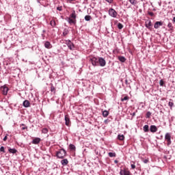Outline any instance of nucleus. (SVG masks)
I'll return each instance as SVG.
<instances>
[{
	"instance_id": "f257e3e1",
	"label": "nucleus",
	"mask_w": 175,
	"mask_h": 175,
	"mask_svg": "<svg viewBox=\"0 0 175 175\" xmlns=\"http://www.w3.org/2000/svg\"><path fill=\"white\" fill-rule=\"evenodd\" d=\"M57 157L60 159H64V157H66V150L64 149H60L59 151L57 152Z\"/></svg>"
},
{
	"instance_id": "f03ea898",
	"label": "nucleus",
	"mask_w": 175,
	"mask_h": 175,
	"mask_svg": "<svg viewBox=\"0 0 175 175\" xmlns=\"http://www.w3.org/2000/svg\"><path fill=\"white\" fill-rule=\"evenodd\" d=\"M165 140L167 142V146H170V144H172V135H170V133H165Z\"/></svg>"
},
{
	"instance_id": "7ed1b4c3",
	"label": "nucleus",
	"mask_w": 175,
	"mask_h": 175,
	"mask_svg": "<svg viewBox=\"0 0 175 175\" xmlns=\"http://www.w3.org/2000/svg\"><path fill=\"white\" fill-rule=\"evenodd\" d=\"M66 44H67L70 50H75V44H73V42H72V41H70V40H66Z\"/></svg>"
},
{
	"instance_id": "20e7f679",
	"label": "nucleus",
	"mask_w": 175,
	"mask_h": 175,
	"mask_svg": "<svg viewBox=\"0 0 175 175\" xmlns=\"http://www.w3.org/2000/svg\"><path fill=\"white\" fill-rule=\"evenodd\" d=\"M109 16H111V17H113V18L117 17V12L115 11V10L113 8H110L109 10Z\"/></svg>"
},
{
	"instance_id": "39448f33",
	"label": "nucleus",
	"mask_w": 175,
	"mask_h": 175,
	"mask_svg": "<svg viewBox=\"0 0 175 175\" xmlns=\"http://www.w3.org/2000/svg\"><path fill=\"white\" fill-rule=\"evenodd\" d=\"M98 64H99L101 67L106 66V60H105L103 57H98Z\"/></svg>"
},
{
	"instance_id": "423d86ee",
	"label": "nucleus",
	"mask_w": 175,
	"mask_h": 175,
	"mask_svg": "<svg viewBox=\"0 0 175 175\" xmlns=\"http://www.w3.org/2000/svg\"><path fill=\"white\" fill-rule=\"evenodd\" d=\"M98 59L96 57L91 58L90 62L92 65H93V66H98Z\"/></svg>"
},
{
	"instance_id": "0eeeda50",
	"label": "nucleus",
	"mask_w": 175,
	"mask_h": 175,
	"mask_svg": "<svg viewBox=\"0 0 175 175\" xmlns=\"http://www.w3.org/2000/svg\"><path fill=\"white\" fill-rule=\"evenodd\" d=\"M162 25H163V22L157 21V22H155V23L154 25V28L155 29H158V28H159V27H162Z\"/></svg>"
},
{
	"instance_id": "6e6552de",
	"label": "nucleus",
	"mask_w": 175,
	"mask_h": 175,
	"mask_svg": "<svg viewBox=\"0 0 175 175\" xmlns=\"http://www.w3.org/2000/svg\"><path fill=\"white\" fill-rule=\"evenodd\" d=\"M145 26L148 29H151L152 28V23H151V21L148 20L145 22Z\"/></svg>"
},
{
	"instance_id": "1a4fd4ad",
	"label": "nucleus",
	"mask_w": 175,
	"mask_h": 175,
	"mask_svg": "<svg viewBox=\"0 0 175 175\" xmlns=\"http://www.w3.org/2000/svg\"><path fill=\"white\" fill-rule=\"evenodd\" d=\"M120 175H132V174H131V172L126 170H121L120 172Z\"/></svg>"
},
{
	"instance_id": "9d476101",
	"label": "nucleus",
	"mask_w": 175,
	"mask_h": 175,
	"mask_svg": "<svg viewBox=\"0 0 175 175\" xmlns=\"http://www.w3.org/2000/svg\"><path fill=\"white\" fill-rule=\"evenodd\" d=\"M1 91H2L3 95H8V92L9 91V88H8L6 86H3V87H1Z\"/></svg>"
},
{
	"instance_id": "9b49d317",
	"label": "nucleus",
	"mask_w": 175,
	"mask_h": 175,
	"mask_svg": "<svg viewBox=\"0 0 175 175\" xmlns=\"http://www.w3.org/2000/svg\"><path fill=\"white\" fill-rule=\"evenodd\" d=\"M150 131L152 132V133H155V132L158 131V128L155 125H151L150 127Z\"/></svg>"
},
{
	"instance_id": "f8f14e48",
	"label": "nucleus",
	"mask_w": 175,
	"mask_h": 175,
	"mask_svg": "<svg viewBox=\"0 0 175 175\" xmlns=\"http://www.w3.org/2000/svg\"><path fill=\"white\" fill-rule=\"evenodd\" d=\"M44 46L45 47V49H51L53 47V45H51V43H50V42L49 41H46L44 42Z\"/></svg>"
},
{
	"instance_id": "ddd939ff",
	"label": "nucleus",
	"mask_w": 175,
	"mask_h": 175,
	"mask_svg": "<svg viewBox=\"0 0 175 175\" xmlns=\"http://www.w3.org/2000/svg\"><path fill=\"white\" fill-rule=\"evenodd\" d=\"M64 120H65V124L67 126H69V124L70 122V119H69V117L68 116V115H66L65 116V118H64Z\"/></svg>"
},
{
	"instance_id": "4468645a",
	"label": "nucleus",
	"mask_w": 175,
	"mask_h": 175,
	"mask_svg": "<svg viewBox=\"0 0 175 175\" xmlns=\"http://www.w3.org/2000/svg\"><path fill=\"white\" fill-rule=\"evenodd\" d=\"M40 138L36 137L34 139H33L32 144H39L40 143Z\"/></svg>"
},
{
	"instance_id": "2eb2a0df",
	"label": "nucleus",
	"mask_w": 175,
	"mask_h": 175,
	"mask_svg": "<svg viewBox=\"0 0 175 175\" xmlns=\"http://www.w3.org/2000/svg\"><path fill=\"white\" fill-rule=\"evenodd\" d=\"M61 163L63 166H66V165L69 163V161H68V159H64L61 161Z\"/></svg>"
},
{
	"instance_id": "dca6fc26",
	"label": "nucleus",
	"mask_w": 175,
	"mask_h": 175,
	"mask_svg": "<svg viewBox=\"0 0 175 175\" xmlns=\"http://www.w3.org/2000/svg\"><path fill=\"white\" fill-rule=\"evenodd\" d=\"M67 21L69 24H76V20H73L71 18H67Z\"/></svg>"
},
{
	"instance_id": "f3484780",
	"label": "nucleus",
	"mask_w": 175,
	"mask_h": 175,
	"mask_svg": "<svg viewBox=\"0 0 175 175\" xmlns=\"http://www.w3.org/2000/svg\"><path fill=\"white\" fill-rule=\"evenodd\" d=\"M76 11H72V14L70 15V18H73V20H76Z\"/></svg>"
},
{
	"instance_id": "a211bd4d",
	"label": "nucleus",
	"mask_w": 175,
	"mask_h": 175,
	"mask_svg": "<svg viewBox=\"0 0 175 175\" xmlns=\"http://www.w3.org/2000/svg\"><path fill=\"white\" fill-rule=\"evenodd\" d=\"M118 59L120 62H125V61H126V58L124 56H118Z\"/></svg>"
},
{
	"instance_id": "6ab92c4d",
	"label": "nucleus",
	"mask_w": 175,
	"mask_h": 175,
	"mask_svg": "<svg viewBox=\"0 0 175 175\" xmlns=\"http://www.w3.org/2000/svg\"><path fill=\"white\" fill-rule=\"evenodd\" d=\"M29 101H28L27 100H25L24 102H23V106L24 107H29Z\"/></svg>"
},
{
	"instance_id": "aec40b11",
	"label": "nucleus",
	"mask_w": 175,
	"mask_h": 175,
	"mask_svg": "<svg viewBox=\"0 0 175 175\" xmlns=\"http://www.w3.org/2000/svg\"><path fill=\"white\" fill-rule=\"evenodd\" d=\"M168 106H170V109L174 106V103H173V100L170 99L168 103Z\"/></svg>"
},
{
	"instance_id": "412c9836",
	"label": "nucleus",
	"mask_w": 175,
	"mask_h": 175,
	"mask_svg": "<svg viewBox=\"0 0 175 175\" xmlns=\"http://www.w3.org/2000/svg\"><path fill=\"white\" fill-rule=\"evenodd\" d=\"M50 85H51V92H53L54 94H55V88L54 87V85H53V83H51Z\"/></svg>"
},
{
	"instance_id": "4be33fe9",
	"label": "nucleus",
	"mask_w": 175,
	"mask_h": 175,
	"mask_svg": "<svg viewBox=\"0 0 175 175\" xmlns=\"http://www.w3.org/2000/svg\"><path fill=\"white\" fill-rule=\"evenodd\" d=\"M148 129H149L148 125H147V124L144 125L143 127L144 132H145V133L148 132V131H149Z\"/></svg>"
},
{
	"instance_id": "5701e85b",
	"label": "nucleus",
	"mask_w": 175,
	"mask_h": 175,
	"mask_svg": "<svg viewBox=\"0 0 175 175\" xmlns=\"http://www.w3.org/2000/svg\"><path fill=\"white\" fill-rule=\"evenodd\" d=\"M8 151L11 154H16V152H17V150H16L15 148H10Z\"/></svg>"
},
{
	"instance_id": "b1692460",
	"label": "nucleus",
	"mask_w": 175,
	"mask_h": 175,
	"mask_svg": "<svg viewBox=\"0 0 175 175\" xmlns=\"http://www.w3.org/2000/svg\"><path fill=\"white\" fill-rule=\"evenodd\" d=\"M107 116H109V111H108L105 110V111H103V117L106 118V117H107Z\"/></svg>"
},
{
	"instance_id": "393cba45",
	"label": "nucleus",
	"mask_w": 175,
	"mask_h": 175,
	"mask_svg": "<svg viewBox=\"0 0 175 175\" xmlns=\"http://www.w3.org/2000/svg\"><path fill=\"white\" fill-rule=\"evenodd\" d=\"M109 157H110V158H114L116 157V152H109L108 153Z\"/></svg>"
},
{
	"instance_id": "a878e982",
	"label": "nucleus",
	"mask_w": 175,
	"mask_h": 175,
	"mask_svg": "<svg viewBox=\"0 0 175 175\" xmlns=\"http://www.w3.org/2000/svg\"><path fill=\"white\" fill-rule=\"evenodd\" d=\"M130 3L131 5H133L134 6L137 4V1L136 0H129Z\"/></svg>"
},
{
	"instance_id": "bb28decb",
	"label": "nucleus",
	"mask_w": 175,
	"mask_h": 175,
	"mask_svg": "<svg viewBox=\"0 0 175 175\" xmlns=\"http://www.w3.org/2000/svg\"><path fill=\"white\" fill-rule=\"evenodd\" d=\"M118 139L119 140H124L125 139V137L124 136V135H118Z\"/></svg>"
},
{
	"instance_id": "cd10ccee",
	"label": "nucleus",
	"mask_w": 175,
	"mask_h": 175,
	"mask_svg": "<svg viewBox=\"0 0 175 175\" xmlns=\"http://www.w3.org/2000/svg\"><path fill=\"white\" fill-rule=\"evenodd\" d=\"M69 148H70V150H76V146L75 145L70 144L69 145Z\"/></svg>"
},
{
	"instance_id": "c85d7f7f",
	"label": "nucleus",
	"mask_w": 175,
	"mask_h": 175,
	"mask_svg": "<svg viewBox=\"0 0 175 175\" xmlns=\"http://www.w3.org/2000/svg\"><path fill=\"white\" fill-rule=\"evenodd\" d=\"M50 25H51L53 27V28H54V27H55V21H54V20L51 21Z\"/></svg>"
},
{
	"instance_id": "c756f323",
	"label": "nucleus",
	"mask_w": 175,
	"mask_h": 175,
	"mask_svg": "<svg viewBox=\"0 0 175 175\" xmlns=\"http://www.w3.org/2000/svg\"><path fill=\"white\" fill-rule=\"evenodd\" d=\"M68 33H69V31H68L67 29H65L63 31V36H66V35H68Z\"/></svg>"
},
{
	"instance_id": "7c9ffc66",
	"label": "nucleus",
	"mask_w": 175,
	"mask_h": 175,
	"mask_svg": "<svg viewBox=\"0 0 175 175\" xmlns=\"http://www.w3.org/2000/svg\"><path fill=\"white\" fill-rule=\"evenodd\" d=\"M168 28H170V31H173V25L172 24V23H169L167 25Z\"/></svg>"
},
{
	"instance_id": "2f4dec72",
	"label": "nucleus",
	"mask_w": 175,
	"mask_h": 175,
	"mask_svg": "<svg viewBox=\"0 0 175 175\" xmlns=\"http://www.w3.org/2000/svg\"><path fill=\"white\" fill-rule=\"evenodd\" d=\"M131 169H136V165H135V162L133 161L131 162Z\"/></svg>"
},
{
	"instance_id": "473e14b6",
	"label": "nucleus",
	"mask_w": 175,
	"mask_h": 175,
	"mask_svg": "<svg viewBox=\"0 0 175 175\" xmlns=\"http://www.w3.org/2000/svg\"><path fill=\"white\" fill-rule=\"evenodd\" d=\"M85 21H90L91 20V16H90V15H86V16H85Z\"/></svg>"
},
{
	"instance_id": "72a5a7b5",
	"label": "nucleus",
	"mask_w": 175,
	"mask_h": 175,
	"mask_svg": "<svg viewBox=\"0 0 175 175\" xmlns=\"http://www.w3.org/2000/svg\"><path fill=\"white\" fill-rule=\"evenodd\" d=\"M118 29H122V28H124V25H122V24L119 23L118 24Z\"/></svg>"
},
{
	"instance_id": "f704fd0d",
	"label": "nucleus",
	"mask_w": 175,
	"mask_h": 175,
	"mask_svg": "<svg viewBox=\"0 0 175 175\" xmlns=\"http://www.w3.org/2000/svg\"><path fill=\"white\" fill-rule=\"evenodd\" d=\"M129 99V97L127 96H124V98H121V101L124 102V100H128Z\"/></svg>"
},
{
	"instance_id": "c9c22d12",
	"label": "nucleus",
	"mask_w": 175,
	"mask_h": 175,
	"mask_svg": "<svg viewBox=\"0 0 175 175\" xmlns=\"http://www.w3.org/2000/svg\"><path fill=\"white\" fill-rule=\"evenodd\" d=\"M159 84H160L161 87H163V84H165V82L163 81V79L160 80Z\"/></svg>"
},
{
	"instance_id": "e433bc0d",
	"label": "nucleus",
	"mask_w": 175,
	"mask_h": 175,
	"mask_svg": "<svg viewBox=\"0 0 175 175\" xmlns=\"http://www.w3.org/2000/svg\"><path fill=\"white\" fill-rule=\"evenodd\" d=\"M42 132L44 134H46L49 132V130L46 128H44L42 129Z\"/></svg>"
},
{
	"instance_id": "4c0bfd02",
	"label": "nucleus",
	"mask_w": 175,
	"mask_h": 175,
	"mask_svg": "<svg viewBox=\"0 0 175 175\" xmlns=\"http://www.w3.org/2000/svg\"><path fill=\"white\" fill-rule=\"evenodd\" d=\"M150 116H151V112L148 111V112L146 113V117H147V118H150Z\"/></svg>"
},
{
	"instance_id": "58836bf2",
	"label": "nucleus",
	"mask_w": 175,
	"mask_h": 175,
	"mask_svg": "<svg viewBox=\"0 0 175 175\" xmlns=\"http://www.w3.org/2000/svg\"><path fill=\"white\" fill-rule=\"evenodd\" d=\"M0 152H5V147L1 146V148H0Z\"/></svg>"
},
{
	"instance_id": "ea45409f",
	"label": "nucleus",
	"mask_w": 175,
	"mask_h": 175,
	"mask_svg": "<svg viewBox=\"0 0 175 175\" xmlns=\"http://www.w3.org/2000/svg\"><path fill=\"white\" fill-rule=\"evenodd\" d=\"M148 14L149 16H150L151 17L154 16V12H149Z\"/></svg>"
},
{
	"instance_id": "a19ab883",
	"label": "nucleus",
	"mask_w": 175,
	"mask_h": 175,
	"mask_svg": "<svg viewBox=\"0 0 175 175\" xmlns=\"http://www.w3.org/2000/svg\"><path fill=\"white\" fill-rule=\"evenodd\" d=\"M57 10H59V12H61L62 10V6L57 7Z\"/></svg>"
},
{
	"instance_id": "79ce46f5",
	"label": "nucleus",
	"mask_w": 175,
	"mask_h": 175,
	"mask_svg": "<svg viewBox=\"0 0 175 175\" xmlns=\"http://www.w3.org/2000/svg\"><path fill=\"white\" fill-rule=\"evenodd\" d=\"M108 3H113V0H105Z\"/></svg>"
},
{
	"instance_id": "37998d69",
	"label": "nucleus",
	"mask_w": 175,
	"mask_h": 175,
	"mask_svg": "<svg viewBox=\"0 0 175 175\" xmlns=\"http://www.w3.org/2000/svg\"><path fill=\"white\" fill-rule=\"evenodd\" d=\"M143 162L144 163H148V159H144Z\"/></svg>"
},
{
	"instance_id": "c03bdc74",
	"label": "nucleus",
	"mask_w": 175,
	"mask_h": 175,
	"mask_svg": "<svg viewBox=\"0 0 175 175\" xmlns=\"http://www.w3.org/2000/svg\"><path fill=\"white\" fill-rule=\"evenodd\" d=\"M6 140H8V136L5 135L3 138V142H6Z\"/></svg>"
},
{
	"instance_id": "a18cd8bd",
	"label": "nucleus",
	"mask_w": 175,
	"mask_h": 175,
	"mask_svg": "<svg viewBox=\"0 0 175 175\" xmlns=\"http://www.w3.org/2000/svg\"><path fill=\"white\" fill-rule=\"evenodd\" d=\"M75 0H68V1L70 3H72V2L75 1Z\"/></svg>"
},
{
	"instance_id": "49530a36",
	"label": "nucleus",
	"mask_w": 175,
	"mask_h": 175,
	"mask_svg": "<svg viewBox=\"0 0 175 175\" xmlns=\"http://www.w3.org/2000/svg\"><path fill=\"white\" fill-rule=\"evenodd\" d=\"M104 122L105 123V124H107V122H109V120H105V121H104Z\"/></svg>"
},
{
	"instance_id": "de8ad7c7",
	"label": "nucleus",
	"mask_w": 175,
	"mask_h": 175,
	"mask_svg": "<svg viewBox=\"0 0 175 175\" xmlns=\"http://www.w3.org/2000/svg\"><path fill=\"white\" fill-rule=\"evenodd\" d=\"M22 129L23 131H24L25 129H27V126L22 127Z\"/></svg>"
},
{
	"instance_id": "09e8293b",
	"label": "nucleus",
	"mask_w": 175,
	"mask_h": 175,
	"mask_svg": "<svg viewBox=\"0 0 175 175\" xmlns=\"http://www.w3.org/2000/svg\"><path fill=\"white\" fill-rule=\"evenodd\" d=\"M125 83L128 84V80L127 79L125 80Z\"/></svg>"
},
{
	"instance_id": "8fccbe9b",
	"label": "nucleus",
	"mask_w": 175,
	"mask_h": 175,
	"mask_svg": "<svg viewBox=\"0 0 175 175\" xmlns=\"http://www.w3.org/2000/svg\"><path fill=\"white\" fill-rule=\"evenodd\" d=\"M115 163H118V161L117 160L114 161Z\"/></svg>"
},
{
	"instance_id": "3c124183",
	"label": "nucleus",
	"mask_w": 175,
	"mask_h": 175,
	"mask_svg": "<svg viewBox=\"0 0 175 175\" xmlns=\"http://www.w3.org/2000/svg\"><path fill=\"white\" fill-rule=\"evenodd\" d=\"M42 32L44 33V32H46V30H43Z\"/></svg>"
},
{
	"instance_id": "603ef678",
	"label": "nucleus",
	"mask_w": 175,
	"mask_h": 175,
	"mask_svg": "<svg viewBox=\"0 0 175 175\" xmlns=\"http://www.w3.org/2000/svg\"><path fill=\"white\" fill-rule=\"evenodd\" d=\"M133 116H135V113H133Z\"/></svg>"
},
{
	"instance_id": "864d4df0",
	"label": "nucleus",
	"mask_w": 175,
	"mask_h": 175,
	"mask_svg": "<svg viewBox=\"0 0 175 175\" xmlns=\"http://www.w3.org/2000/svg\"><path fill=\"white\" fill-rule=\"evenodd\" d=\"M23 126H24V124H22Z\"/></svg>"
}]
</instances>
